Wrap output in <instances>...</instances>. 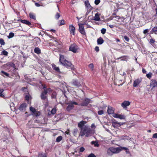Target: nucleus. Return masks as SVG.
<instances>
[{
  "mask_svg": "<svg viewBox=\"0 0 157 157\" xmlns=\"http://www.w3.org/2000/svg\"><path fill=\"white\" fill-rule=\"evenodd\" d=\"M86 123V122L84 121H82L78 123V126L80 129L79 137L83 136L85 135L84 133L89 131V127L88 126L85 125Z\"/></svg>",
  "mask_w": 157,
  "mask_h": 157,
  "instance_id": "1",
  "label": "nucleus"
},
{
  "mask_svg": "<svg viewBox=\"0 0 157 157\" xmlns=\"http://www.w3.org/2000/svg\"><path fill=\"white\" fill-rule=\"evenodd\" d=\"M121 150V149L119 147L115 148L113 147H110L107 150V154L109 156H112L113 154L119 153Z\"/></svg>",
  "mask_w": 157,
  "mask_h": 157,
  "instance_id": "2",
  "label": "nucleus"
},
{
  "mask_svg": "<svg viewBox=\"0 0 157 157\" xmlns=\"http://www.w3.org/2000/svg\"><path fill=\"white\" fill-rule=\"evenodd\" d=\"M69 50L74 53H76L78 52L79 48L74 43L71 44L69 48Z\"/></svg>",
  "mask_w": 157,
  "mask_h": 157,
  "instance_id": "3",
  "label": "nucleus"
},
{
  "mask_svg": "<svg viewBox=\"0 0 157 157\" xmlns=\"http://www.w3.org/2000/svg\"><path fill=\"white\" fill-rule=\"evenodd\" d=\"M67 104L68 105L67 107L66 110L68 111H70L74 108V106L73 105H78V104L77 102L72 101H70V102Z\"/></svg>",
  "mask_w": 157,
  "mask_h": 157,
  "instance_id": "4",
  "label": "nucleus"
},
{
  "mask_svg": "<svg viewBox=\"0 0 157 157\" xmlns=\"http://www.w3.org/2000/svg\"><path fill=\"white\" fill-rule=\"evenodd\" d=\"M66 62L64 63L62 65L68 68H71L72 70H75V68L73 65L72 64L71 62L68 61H66Z\"/></svg>",
  "mask_w": 157,
  "mask_h": 157,
  "instance_id": "5",
  "label": "nucleus"
},
{
  "mask_svg": "<svg viewBox=\"0 0 157 157\" xmlns=\"http://www.w3.org/2000/svg\"><path fill=\"white\" fill-rule=\"evenodd\" d=\"M30 110L32 113V114L33 116L37 117L39 116L40 114L39 112L36 111L35 108L32 106L30 107Z\"/></svg>",
  "mask_w": 157,
  "mask_h": 157,
  "instance_id": "6",
  "label": "nucleus"
},
{
  "mask_svg": "<svg viewBox=\"0 0 157 157\" xmlns=\"http://www.w3.org/2000/svg\"><path fill=\"white\" fill-rule=\"evenodd\" d=\"M78 25L79 26L78 31L79 32L82 34L86 35V33L85 31L84 24H79Z\"/></svg>",
  "mask_w": 157,
  "mask_h": 157,
  "instance_id": "7",
  "label": "nucleus"
},
{
  "mask_svg": "<svg viewBox=\"0 0 157 157\" xmlns=\"http://www.w3.org/2000/svg\"><path fill=\"white\" fill-rule=\"evenodd\" d=\"M151 90H155V88L157 86V81L155 80H151L150 85Z\"/></svg>",
  "mask_w": 157,
  "mask_h": 157,
  "instance_id": "8",
  "label": "nucleus"
},
{
  "mask_svg": "<svg viewBox=\"0 0 157 157\" xmlns=\"http://www.w3.org/2000/svg\"><path fill=\"white\" fill-rule=\"evenodd\" d=\"M113 116L115 118H119L120 119H124L125 118V116L122 114L114 113L113 115Z\"/></svg>",
  "mask_w": 157,
  "mask_h": 157,
  "instance_id": "9",
  "label": "nucleus"
},
{
  "mask_svg": "<svg viewBox=\"0 0 157 157\" xmlns=\"http://www.w3.org/2000/svg\"><path fill=\"white\" fill-rule=\"evenodd\" d=\"M90 99L86 98L85 99L84 101L82 103L78 105H80L82 106H87L90 103Z\"/></svg>",
  "mask_w": 157,
  "mask_h": 157,
  "instance_id": "10",
  "label": "nucleus"
},
{
  "mask_svg": "<svg viewBox=\"0 0 157 157\" xmlns=\"http://www.w3.org/2000/svg\"><path fill=\"white\" fill-rule=\"evenodd\" d=\"M27 105L26 103H23L21 105L18 109L21 111H25L26 110Z\"/></svg>",
  "mask_w": 157,
  "mask_h": 157,
  "instance_id": "11",
  "label": "nucleus"
},
{
  "mask_svg": "<svg viewBox=\"0 0 157 157\" xmlns=\"http://www.w3.org/2000/svg\"><path fill=\"white\" fill-rule=\"evenodd\" d=\"M107 112L109 114H113V115L114 113V109L113 108L110 106H108L107 110Z\"/></svg>",
  "mask_w": 157,
  "mask_h": 157,
  "instance_id": "12",
  "label": "nucleus"
},
{
  "mask_svg": "<svg viewBox=\"0 0 157 157\" xmlns=\"http://www.w3.org/2000/svg\"><path fill=\"white\" fill-rule=\"evenodd\" d=\"M122 125V124L120 123L117 121L113 122L112 123V126L115 128H117Z\"/></svg>",
  "mask_w": 157,
  "mask_h": 157,
  "instance_id": "13",
  "label": "nucleus"
},
{
  "mask_svg": "<svg viewBox=\"0 0 157 157\" xmlns=\"http://www.w3.org/2000/svg\"><path fill=\"white\" fill-rule=\"evenodd\" d=\"M69 30L71 33L73 35H75V28L73 25H71L69 26Z\"/></svg>",
  "mask_w": 157,
  "mask_h": 157,
  "instance_id": "14",
  "label": "nucleus"
},
{
  "mask_svg": "<svg viewBox=\"0 0 157 157\" xmlns=\"http://www.w3.org/2000/svg\"><path fill=\"white\" fill-rule=\"evenodd\" d=\"M130 103L128 101H125L121 104V106L124 108H125L127 107V106L130 105Z\"/></svg>",
  "mask_w": 157,
  "mask_h": 157,
  "instance_id": "15",
  "label": "nucleus"
},
{
  "mask_svg": "<svg viewBox=\"0 0 157 157\" xmlns=\"http://www.w3.org/2000/svg\"><path fill=\"white\" fill-rule=\"evenodd\" d=\"M59 61L62 64H63L65 62H66V61H67V60L65 59L64 56L62 55H59Z\"/></svg>",
  "mask_w": 157,
  "mask_h": 157,
  "instance_id": "16",
  "label": "nucleus"
},
{
  "mask_svg": "<svg viewBox=\"0 0 157 157\" xmlns=\"http://www.w3.org/2000/svg\"><path fill=\"white\" fill-rule=\"evenodd\" d=\"M84 3L85 6L87 9H89L90 10H92V9L93 8L90 5L88 1H85Z\"/></svg>",
  "mask_w": 157,
  "mask_h": 157,
  "instance_id": "17",
  "label": "nucleus"
},
{
  "mask_svg": "<svg viewBox=\"0 0 157 157\" xmlns=\"http://www.w3.org/2000/svg\"><path fill=\"white\" fill-rule=\"evenodd\" d=\"M72 83L74 86L76 87H79L81 86L80 83L77 80L73 79L72 81Z\"/></svg>",
  "mask_w": 157,
  "mask_h": 157,
  "instance_id": "18",
  "label": "nucleus"
},
{
  "mask_svg": "<svg viewBox=\"0 0 157 157\" xmlns=\"http://www.w3.org/2000/svg\"><path fill=\"white\" fill-rule=\"evenodd\" d=\"M52 67L53 69L56 71V72L59 73H60V71L59 68L56 67V65L54 64H52Z\"/></svg>",
  "mask_w": 157,
  "mask_h": 157,
  "instance_id": "19",
  "label": "nucleus"
},
{
  "mask_svg": "<svg viewBox=\"0 0 157 157\" xmlns=\"http://www.w3.org/2000/svg\"><path fill=\"white\" fill-rule=\"evenodd\" d=\"M47 94L46 92L45 91H43L41 94L40 97L41 98L42 100H45L47 99V97L46 96Z\"/></svg>",
  "mask_w": 157,
  "mask_h": 157,
  "instance_id": "20",
  "label": "nucleus"
},
{
  "mask_svg": "<svg viewBox=\"0 0 157 157\" xmlns=\"http://www.w3.org/2000/svg\"><path fill=\"white\" fill-rule=\"evenodd\" d=\"M141 82L140 79H137L135 80L133 83V86L136 87Z\"/></svg>",
  "mask_w": 157,
  "mask_h": 157,
  "instance_id": "21",
  "label": "nucleus"
},
{
  "mask_svg": "<svg viewBox=\"0 0 157 157\" xmlns=\"http://www.w3.org/2000/svg\"><path fill=\"white\" fill-rule=\"evenodd\" d=\"M20 21L21 22H22L24 24H25L26 25H28L29 26H30L32 25V24L29 21H27L26 20H21Z\"/></svg>",
  "mask_w": 157,
  "mask_h": 157,
  "instance_id": "22",
  "label": "nucleus"
},
{
  "mask_svg": "<svg viewBox=\"0 0 157 157\" xmlns=\"http://www.w3.org/2000/svg\"><path fill=\"white\" fill-rule=\"evenodd\" d=\"M93 20L96 21H99L100 20L99 14L98 13H97L95 14Z\"/></svg>",
  "mask_w": 157,
  "mask_h": 157,
  "instance_id": "23",
  "label": "nucleus"
},
{
  "mask_svg": "<svg viewBox=\"0 0 157 157\" xmlns=\"http://www.w3.org/2000/svg\"><path fill=\"white\" fill-rule=\"evenodd\" d=\"M38 157H47V154L43 152H39L38 154Z\"/></svg>",
  "mask_w": 157,
  "mask_h": 157,
  "instance_id": "24",
  "label": "nucleus"
},
{
  "mask_svg": "<svg viewBox=\"0 0 157 157\" xmlns=\"http://www.w3.org/2000/svg\"><path fill=\"white\" fill-rule=\"evenodd\" d=\"M91 144L94 145L95 147H98L100 146L97 141H92L91 142Z\"/></svg>",
  "mask_w": 157,
  "mask_h": 157,
  "instance_id": "25",
  "label": "nucleus"
},
{
  "mask_svg": "<svg viewBox=\"0 0 157 157\" xmlns=\"http://www.w3.org/2000/svg\"><path fill=\"white\" fill-rule=\"evenodd\" d=\"M104 41L102 38L101 37H99L97 40V43L98 44H102Z\"/></svg>",
  "mask_w": 157,
  "mask_h": 157,
  "instance_id": "26",
  "label": "nucleus"
},
{
  "mask_svg": "<svg viewBox=\"0 0 157 157\" xmlns=\"http://www.w3.org/2000/svg\"><path fill=\"white\" fill-rule=\"evenodd\" d=\"M128 56H123L121 57L118 58V59H121V60H125L126 61H127V60L128 59Z\"/></svg>",
  "mask_w": 157,
  "mask_h": 157,
  "instance_id": "27",
  "label": "nucleus"
},
{
  "mask_svg": "<svg viewBox=\"0 0 157 157\" xmlns=\"http://www.w3.org/2000/svg\"><path fill=\"white\" fill-rule=\"evenodd\" d=\"M34 52L37 54H40L41 52L40 49L38 47L35 48L34 49Z\"/></svg>",
  "mask_w": 157,
  "mask_h": 157,
  "instance_id": "28",
  "label": "nucleus"
},
{
  "mask_svg": "<svg viewBox=\"0 0 157 157\" xmlns=\"http://www.w3.org/2000/svg\"><path fill=\"white\" fill-rule=\"evenodd\" d=\"M78 129L77 128H75L73 130L72 133L74 136H76L78 132Z\"/></svg>",
  "mask_w": 157,
  "mask_h": 157,
  "instance_id": "29",
  "label": "nucleus"
},
{
  "mask_svg": "<svg viewBox=\"0 0 157 157\" xmlns=\"http://www.w3.org/2000/svg\"><path fill=\"white\" fill-rule=\"evenodd\" d=\"M29 16L30 18L36 20V17L34 14L32 13H30Z\"/></svg>",
  "mask_w": 157,
  "mask_h": 157,
  "instance_id": "30",
  "label": "nucleus"
},
{
  "mask_svg": "<svg viewBox=\"0 0 157 157\" xmlns=\"http://www.w3.org/2000/svg\"><path fill=\"white\" fill-rule=\"evenodd\" d=\"M1 72V73L2 74H1V75L2 76H4V75H5L7 77H10L9 76V74H8V73L5 72L3 71H2Z\"/></svg>",
  "mask_w": 157,
  "mask_h": 157,
  "instance_id": "31",
  "label": "nucleus"
},
{
  "mask_svg": "<svg viewBox=\"0 0 157 157\" xmlns=\"http://www.w3.org/2000/svg\"><path fill=\"white\" fill-rule=\"evenodd\" d=\"M62 137L61 136H59L58 137L56 140V142H60L62 139Z\"/></svg>",
  "mask_w": 157,
  "mask_h": 157,
  "instance_id": "32",
  "label": "nucleus"
},
{
  "mask_svg": "<svg viewBox=\"0 0 157 157\" xmlns=\"http://www.w3.org/2000/svg\"><path fill=\"white\" fill-rule=\"evenodd\" d=\"M45 88V87H44V89ZM44 91H45L46 92V94H47L48 93H49L52 92V90L50 88H48L47 89L45 90V89H44Z\"/></svg>",
  "mask_w": 157,
  "mask_h": 157,
  "instance_id": "33",
  "label": "nucleus"
},
{
  "mask_svg": "<svg viewBox=\"0 0 157 157\" xmlns=\"http://www.w3.org/2000/svg\"><path fill=\"white\" fill-rule=\"evenodd\" d=\"M4 91V90L3 89H0V97H4V96L3 94V92Z\"/></svg>",
  "mask_w": 157,
  "mask_h": 157,
  "instance_id": "34",
  "label": "nucleus"
},
{
  "mask_svg": "<svg viewBox=\"0 0 157 157\" xmlns=\"http://www.w3.org/2000/svg\"><path fill=\"white\" fill-rule=\"evenodd\" d=\"M90 131H91L90 129L89 128V131H88V132H86L84 133L85 135L86 134V135H85L86 137H88L90 135H89V134L90 133Z\"/></svg>",
  "mask_w": 157,
  "mask_h": 157,
  "instance_id": "35",
  "label": "nucleus"
},
{
  "mask_svg": "<svg viewBox=\"0 0 157 157\" xmlns=\"http://www.w3.org/2000/svg\"><path fill=\"white\" fill-rule=\"evenodd\" d=\"M14 33H13L12 32H11L9 33V35L8 36V38H12L13 37V36H14Z\"/></svg>",
  "mask_w": 157,
  "mask_h": 157,
  "instance_id": "36",
  "label": "nucleus"
},
{
  "mask_svg": "<svg viewBox=\"0 0 157 157\" xmlns=\"http://www.w3.org/2000/svg\"><path fill=\"white\" fill-rule=\"evenodd\" d=\"M60 16V14L59 13H57L55 16V18L56 19H58Z\"/></svg>",
  "mask_w": 157,
  "mask_h": 157,
  "instance_id": "37",
  "label": "nucleus"
},
{
  "mask_svg": "<svg viewBox=\"0 0 157 157\" xmlns=\"http://www.w3.org/2000/svg\"><path fill=\"white\" fill-rule=\"evenodd\" d=\"M56 112V108H53L51 111V113L52 114H55Z\"/></svg>",
  "mask_w": 157,
  "mask_h": 157,
  "instance_id": "38",
  "label": "nucleus"
},
{
  "mask_svg": "<svg viewBox=\"0 0 157 157\" xmlns=\"http://www.w3.org/2000/svg\"><path fill=\"white\" fill-rule=\"evenodd\" d=\"M84 24V25H86V28H91V26H90V25H88V24L87 23V21H85L84 23L83 24Z\"/></svg>",
  "mask_w": 157,
  "mask_h": 157,
  "instance_id": "39",
  "label": "nucleus"
},
{
  "mask_svg": "<svg viewBox=\"0 0 157 157\" xmlns=\"http://www.w3.org/2000/svg\"><path fill=\"white\" fill-rule=\"evenodd\" d=\"M0 44L2 45H4L5 44L4 40L2 39H0Z\"/></svg>",
  "mask_w": 157,
  "mask_h": 157,
  "instance_id": "40",
  "label": "nucleus"
},
{
  "mask_svg": "<svg viewBox=\"0 0 157 157\" xmlns=\"http://www.w3.org/2000/svg\"><path fill=\"white\" fill-rule=\"evenodd\" d=\"M98 113L99 115H101L104 113V111L103 110H99L98 111Z\"/></svg>",
  "mask_w": 157,
  "mask_h": 157,
  "instance_id": "41",
  "label": "nucleus"
},
{
  "mask_svg": "<svg viewBox=\"0 0 157 157\" xmlns=\"http://www.w3.org/2000/svg\"><path fill=\"white\" fill-rule=\"evenodd\" d=\"M60 22V24H59V26H61L65 24V22L63 20H61L60 21H59Z\"/></svg>",
  "mask_w": 157,
  "mask_h": 157,
  "instance_id": "42",
  "label": "nucleus"
},
{
  "mask_svg": "<svg viewBox=\"0 0 157 157\" xmlns=\"http://www.w3.org/2000/svg\"><path fill=\"white\" fill-rule=\"evenodd\" d=\"M2 54L5 56H7L8 54V52L6 50H3L2 52Z\"/></svg>",
  "mask_w": 157,
  "mask_h": 157,
  "instance_id": "43",
  "label": "nucleus"
},
{
  "mask_svg": "<svg viewBox=\"0 0 157 157\" xmlns=\"http://www.w3.org/2000/svg\"><path fill=\"white\" fill-rule=\"evenodd\" d=\"M152 31L153 32H156L157 31V26H155L153 27L152 29Z\"/></svg>",
  "mask_w": 157,
  "mask_h": 157,
  "instance_id": "44",
  "label": "nucleus"
},
{
  "mask_svg": "<svg viewBox=\"0 0 157 157\" xmlns=\"http://www.w3.org/2000/svg\"><path fill=\"white\" fill-rule=\"evenodd\" d=\"M106 31V29L102 28L101 30V32L102 34H104L105 33Z\"/></svg>",
  "mask_w": 157,
  "mask_h": 157,
  "instance_id": "45",
  "label": "nucleus"
},
{
  "mask_svg": "<svg viewBox=\"0 0 157 157\" xmlns=\"http://www.w3.org/2000/svg\"><path fill=\"white\" fill-rule=\"evenodd\" d=\"M89 67L92 70L93 69L94 66L93 63H90L89 65Z\"/></svg>",
  "mask_w": 157,
  "mask_h": 157,
  "instance_id": "46",
  "label": "nucleus"
},
{
  "mask_svg": "<svg viewBox=\"0 0 157 157\" xmlns=\"http://www.w3.org/2000/svg\"><path fill=\"white\" fill-rule=\"evenodd\" d=\"M124 38L125 40L127 42H128L129 40V38L126 36H124Z\"/></svg>",
  "mask_w": 157,
  "mask_h": 157,
  "instance_id": "47",
  "label": "nucleus"
},
{
  "mask_svg": "<svg viewBox=\"0 0 157 157\" xmlns=\"http://www.w3.org/2000/svg\"><path fill=\"white\" fill-rule=\"evenodd\" d=\"M152 73H149L146 75V76L149 78H150L151 77Z\"/></svg>",
  "mask_w": 157,
  "mask_h": 157,
  "instance_id": "48",
  "label": "nucleus"
},
{
  "mask_svg": "<svg viewBox=\"0 0 157 157\" xmlns=\"http://www.w3.org/2000/svg\"><path fill=\"white\" fill-rule=\"evenodd\" d=\"M100 2V0H95L94 1V3L96 5H98Z\"/></svg>",
  "mask_w": 157,
  "mask_h": 157,
  "instance_id": "49",
  "label": "nucleus"
},
{
  "mask_svg": "<svg viewBox=\"0 0 157 157\" xmlns=\"http://www.w3.org/2000/svg\"><path fill=\"white\" fill-rule=\"evenodd\" d=\"M88 157H96V156L93 153L90 154L88 156Z\"/></svg>",
  "mask_w": 157,
  "mask_h": 157,
  "instance_id": "50",
  "label": "nucleus"
},
{
  "mask_svg": "<svg viewBox=\"0 0 157 157\" xmlns=\"http://www.w3.org/2000/svg\"><path fill=\"white\" fill-rule=\"evenodd\" d=\"M152 138H153L157 139V133H155L153 134Z\"/></svg>",
  "mask_w": 157,
  "mask_h": 157,
  "instance_id": "51",
  "label": "nucleus"
},
{
  "mask_svg": "<svg viewBox=\"0 0 157 157\" xmlns=\"http://www.w3.org/2000/svg\"><path fill=\"white\" fill-rule=\"evenodd\" d=\"M25 99L27 101H29V96L28 95H26L25 96Z\"/></svg>",
  "mask_w": 157,
  "mask_h": 157,
  "instance_id": "52",
  "label": "nucleus"
},
{
  "mask_svg": "<svg viewBox=\"0 0 157 157\" xmlns=\"http://www.w3.org/2000/svg\"><path fill=\"white\" fill-rule=\"evenodd\" d=\"M149 32V30L148 29H145L143 31V33L145 34Z\"/></svg>",
  "mask_w": 157,
  "mask_h": 157,
  "instance_id": "53",
  "label": "nucleus"
},
{
  "mask_svg": "<svg viewBox=\"0 0 157 157\" xmlns=\"http://www.w3.org/2000/svg\"><path fill=\"white\" fill-rule=\"evenodd\" d=\"M84 150H85V148L83 147H80V152H83V151H84Z\"/></svg>",
  "mask_w": 157,
  "mask_h": 157,
  "instance_id": "54",
  "label": "nucleus"
},
{
  "mask_svg": "<svg viewBox=\"0 0 157 157\" xmlns=\"http://www.w3.org/2000/svg\"><path fill=\"white\" fill-rule=\"evenodd\" d=\"M10 85V83H7V82H5L4 83V85L5 86H6L8 87Z\"/></svg>",
  "mask_w": 157,
  "mask_h": 157,
  "instance_id": "55",
  "label": "nucleus"
},
{
  "mask_svg": "<svg viewBox=\"0 0 157 157\" xmlns=\"http://www.w3.org/2000/svg\"><path fill=\"white\" fill-rule=\"evenodd\" d=\"M155 42V40L152 39H151L150 40V43L151 44L154 43Z\"/></svg>",
  "mask_w": 157,
  "mask_h": 157,
  "instance_id": "56",
  "label": "nucleus"
},
{
  "mask_svg": "<svg viewBox=\"0 0 157 157\" xmlns=\"http://www.w3.org/2000/svg\"><path fill=\"white\" fill-rule=\"evenodd\" d=\"M95 50L97 52H98L99 50V47L98 46L96 47L95 48Z\"/></svg>",
  "mask_w": 157,
  "mask_h": 157,
  "instance_id": "57",
  "label": "nucleus"
},
{
  "mask_svg": "<svg viewBox=\"0 0 157 157\" xmlns=\"http://www.w3.org/2000/svg\"><path fill=\"white\" fill-rule=\"evenodd\" d=\"M35 6L37 7H39L40 6L39 4L37 2L35 3Z\"/></svg>",
  "mask_w": 157,
  "mask_h": 157,
  "instance_id": "58",
  "label": "nucleus"
},
{
  "mask_svg": "<svg viewBox=\"0 0 157 157\" xmlns=\"http://www.w3.org/2000/svg\"><path fill=\"white\" fill-rule=\"evenodd\" d=\"M142 71L143 73H145L146 72V70L144 68H143L142 69Z\"/></svg>",
  "mask_w": 157,
  "mask_h": 157,
  "instance_id": "59",
  "label": "nucleus"
},
{
  "mask_svg": "<svg viewBox=\"0 0 157 157\" xmlns=\"http://www.w3.org/2000/svg\"><path fill=\"white\" fill-rule=\"evenodd\" d=\"M68 131H67L65 132V133L67 135H69L70 133L69 132V130H67Z\"/></svg>",
  "mask_w": 157,
  "mask_h": 157,
  "instance_id": "60",
  "label": "nucleus"
},
{
  "mask_svg": "<svg viewBox=\"0 0 157 157\" xmlns=\"http://www.w3.org/2000/svg\"><path fill=\"white\" fill-rule=\"evenodd\" d=\"M109 26L111 28H113L114 27V26L113 25H109Z\"/></svg>",
  "mask_w": 157,
  "mask_h": 157,
  "instance_id": "61",
  "label": "nucleus"
},
{
  "mask_svg": "<svg viewBox=\"0 0 157 157\" xmlns=\"http://www.w3.org/2000/svg\"><path fill=\"white\" fill-rule=\"evenodd\" d=\"M123 149L124 150H126V152H127V150H128V149L127 148L125 147H123Z\"/></svg>",
  "mask_w": 157,
  "mask_h": 157,
  "instance_id": "62",
  "label": "nucleus"
},
{
  "mask_svg": "<svg viewBox=\"0 0 157 157\" xmlns=\"http://www.w3.org/2000/svg\"><path fill=\"white\" fill-rule=\"evenodd\" d=\"M106 130L108 132L110 133H111L110 131L107 128L106 129Z\"/></svg>",
  "mask_w": 157,
  "mask_h": 157,
  "instance_id": "63",
  "label": "nucleus"
},
{
  "mask_svg": "<svg viewBox=\"0 0 157 157\" xmlns=\"http://www.w3.org/2000/svg\"><path fill=\"white\" fill-rule=\"evenodd\" d=\"M51 31L53 33H55V30H54V29H51Z\"/></svg>",
  "mask_w": 157,
  "mask_h": 157,
  "instance_id": "64",
  "label": "nucleus"
}]
</instances>
